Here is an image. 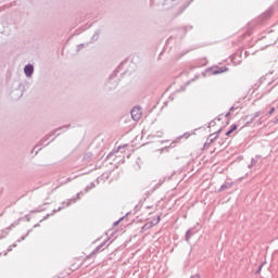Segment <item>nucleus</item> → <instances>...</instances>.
I'll return each mask as SVG.
<instances>
[{
	"label": "nucleus",
	"instance_id": "1",
	"mask_svg": "<svg viewBox=\"0 0 278 278\" xmlns=\"http://www.w3.org/2000/svg\"><path fill=\"white\" fill-rule=\"evenodd\" d=\"M131 118L134 121H140L142 118V109L141 108H134L131 110Z\"/></svg>",
	"mask_w": 278,
	"mask_h": 278
},
{
	"label": "nucleus",
	"instance_id": "2",
	"mask_svg": "<svg viewBox=\"0 0 278 278\" xmlns=\"http://www.w3.org/2000/svg\"><path fill=\"white\" fill-rule=\"evenodd\" d=\"M24 73L27 77H31V75L34 74V65H26L24 67Z\"/></svg>",
	"mask_w": 278,
	"mask_h": 278
},
{
	"label": "nucleus",
	"instance_id": "3",
	"mask_svg": "<svg viewBox=\"0 0 278 278\" xmlns=\"http://www.w3.org/2000/svg\"><path fill=\"white\" fill-rule=\"evenodd\" d=\"M238 129V126L236 124L230 126V129L226 132V136H231L232 131H236Z\"/></svg>",
	"mask_w": 278,
	"mask_h": 278
},
{
	"label": "nucleus",
	"instance_id": "4",
	"mask_svg": "<svg viewBox=\"0 0 278 278\" xmlns=\"http://www.w3.org/2000/svg\"><path fill=\"white\" fill-rule=\"evenodd\" d=\"M227 71H228L227 67H222V68H219V71L214 72V75H218L220 73H227Z\"/></svg>",
	"mask_w": 278,
	"mask_h": 278
},
{
	"label": "nucleus",
	"instance_id": "5",
	"mask_svg": "<svg viewBox=\"0 0 278 278\" xmlns=\"http://www.w3.org/2000/svg\"><path fill=\"white\" fill-rule=\"evenodd\" d=\"M275 113V108H271L269 111V114H274Z\"/></svg>",
	"mask_w": 278,
	"mask_h": 278
}]
</instances>
